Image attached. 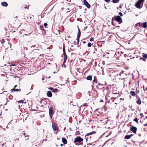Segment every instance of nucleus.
Here are the masks:
<instances>
[{
  "label": "nucleus",
  "mask_w": 147,
  "mask_h": 147,
  "mask_svg": "<svg viewBox=\"0 0 147 147\" xmlns=\"http://www.w3.org/2000/svg\"><path fill=\"white\" fill-rule=\"evenodd\" d=\"M83 138H81L80 136L76 137L75 139L74 143L76 145H82L83 144Z\"/></svg>",
  "instance_id": "nucleus-1"
},
{
  "label": "nucleus",
  "mask_w": 147,
  "mask_h": 147,
  "mask_svg": "<svg viewBox=\"0 0 147 147\" xmlns=\"http://www.w3.org/2000/svg\"><path fill=\"white\" fill-rule=\"evenodd\" d=\"M144 1V0H138L135 4V6L138 8H141L143 6Z\"/></svg>",
  "instance_id": "nucleus-2"
},
{
  "label": "nucleus",
  "mask_w": 147,
  "mask_h": 147,
  "mask_svg": "<svg viewBox=\"0 0 147 147\" xmlns=\"http://www.w3.org/2000/svg\"><path fill=\"white\" fill-rule=\"evenodd\" d=\"M142 26V27L144 28H146L147 27V22H144L143 23H138L135 26L136 27L137 26Z\"/></svg>",
  "instance_id": "nucleus-3"
},
{
  "label": "nucleus",
  "mask_w": 147,
  "mask_h": 147,
  "mask_svg": "<svg viewBox=\"0 0 147 147\" xmlns=\"http://www.w3.org/2000/svg\"><path fill=\"white\" fill-rule=\"evenodd\" d=\"M137 130V128L136 127L132 126L130 127V130L134 133H136Z\"/></svg>",
  "instance_id": "nucleus-4"
},
{
  "label": "nucleus",
  "mask_w": 147,
  "mask_h": 147,
  "mask_svg": "<svg viewBox=\"0 0 147 147\" xmlns=\"http://www.w3.org/2000/svg\"><path fill=\"white\" fill-rule=\"evenodd\" d=\"M84 4L88 8H90V5L86 0H84L83 1Z\"/></svg>",
  "instance_id": "nucleus-5"
},
{
  "label": "nucleus",
  "mask_w": 147,
  "mask_h": 147,
  "mask_svg": "<svg viewBox=\"0 0 147 147\" xmlns=\"http://www.w3.org/2000/svg\"><path fill=\"white\" fill-rule=\"evenodd\" d=\"M49 89L51 90L52 92L54 93L58 92L59 90L57 88L54 89L52 87H50L49 88Z\"/></svg>",
  "instance_id": "nucleus-6"
},
{
  "label": "nucleus",
  "mask_w": 147,
  "mask_h": 147,
  "mask_svg": "<svg viewBox=\"0 0 147 147\" xmlns=\"http://www.w3.org/2000/svg\"><path fill=\"white\" fill-rule=\"evenodd\" d=\"M49 108V115L53 114V107H51Z\"/></svg>",
  "instance_id": "nucleus-7"
},
{
  "label": "nucleus",
  "mask_w": 147,
  "mask_h": 147,
  "mask_svg": "<svg viewBox=\"0 0 147 147\" xmlns=\"http://www.w3.org/2000/svg\"><path fill=\"white\" fill-rule=\"evenodd\" d=\"M112 23L113 26H115L116 24H118L116 20H112Z\"/></svg>",
  "instance_id": "nucleus-8"
},
{
  "label": "nucleus",
  "mask_w": 147,
  "mask_h": 147,
  "mask_svg": "<svg viewBox=\"0 0 147 147\" xmlns=\"http://www.w3.org/2000/svg\"><path fill=\"white\" fill-rule=\"evenodd\" d=\"M47 96L49 97H51L52 96V94L50 91H49L47 93Z\"/></svg>",
  "instance_id": "nucleus-9"
},
{
  "label": "nucleus",
  "mask_w": 147,
  "mask_h": 147,
  "mask_svg": "<svg viewBox=\"0 0 147 147\" xmlns=\"http://www.w3.org/2000/svg\"><path fill=\"white\" fill-rule=\"evenodd\" d=\"M112 20H116L118 24H120L122 22V19H112Z\"/></svg>",
  "instance_id": "nucleus-10"
},
{
  "label": "nucleus",
  "mask_w": 147,
  "mask_h": 147,
  "mask_svg": "<svg viewBox=\"0 0 147 147\" xmlns=\"http://www.w3.org/2000/svg\"><path fill=\"white\" fill-rule=\"evenodd\" d=\"M1 4L2 6L5 7H7L8 5L7 3L5 1L2 2L1 3Z\"/></svg>",
  "instance_id": "nucleus-11"
},
{
  "label": "nucleus",
  "mask_w": 147,
  "mask_h": 147,
  "mask_svg": "<svg viewBox=\"0 0 147 147\" xmlns=\"http://www.w3.org/2000/svg\"><path fill=\"white\" fill-rule=\"evenodd\" d=\"M62 142L64 144H66L67 143V140L65 138L63 137L62 139Z\"/></svg>",
  "instance_id": "nucleus-12"
},
{
  "label": "nucleus",
  "mask_w": 147,
  "mask_h": 147,
  "mask_svg": "<svg viewBox=\"0 0 147 147\" xmlns=\"http://www.w3.org/2000/svg\"><path fill=\"white\" fill-rule=\"evenodd\" d=\"M52 127L54 131H56L57 129L56 125L55 124L52 125Z\"/></svg>",
  "instance_id": "nucleus-13"
},
{
  "label": "nucleus",
  "mask_w": 147,
  "mask_h": 147,
  "mask_svg": "<svg viewBox=\"0 0 147 147\" xmlns=\"http://www.w3.org/2000/svg\"><path fill=\"white\" fill-rule=\"evenodd\" d=\"M78 35H77V37L78 38H79L80 36V35H81V32H80V29L78 27Z\"/></svg>",
  "instance_id": "nucleus-14"
},
{
  "label": "nucleus",
  "mask_w": 147,
  "mask_h": 147,
  "mask_svg": "<svg viewBox=\"0 0 147 147\" xmlns=\"http://www.w3.org/2000/svg\"><path fill=\"white\" fill-rule=\"evenodd\" d=\"M124 75H127V73H126V72L125 71H122V72L121 73L119 74L120 76H121V75H122V76H123Z\"/></svg>",
  "instance_id": "nucleus-15"
},
{
  "label": "nucleus",
  "mask_w": 147,
  "mask_h": 147,
  "mask_svg": "<svg viewBox=\"0 0 147 147\" xmlns=\"http://www.w3.org/2000/svg\"><path fill=\"white\" fill-rule=\"evenodd\" d=\"M96 133V132L94 131H93L92 132L88 133L87 134L86 136H88L89 135H92Z\"/></svg>",
  "instance_id": "nucleus-16"
},
{
  "label": "nucleus",
  "mask_w": 147,
  "mask_h": 147,
  "mask_svg": "<svg viewBox=\"0 0 147 147\" xmlns=\"http://www.w3.org/2000/svg\"><path fill=\"white\" fill-rule=\"evenodd\" d=\"M11 90L12 91H14V92H17L18 91H21V89H15V88H13L12 89H11Z\"/></svg>",
  "instance_id": "nucleus-17"
},
{
  "label": "nucleus",
  "mask_w": 147,
  "mask_h": 147,
  "mask_svg": "<svg viewBox=\"0 0 147 147\" xmlns=\"http://www.w3.org/2000/svg\"><path fill=\"white\" fill-rule=\"evenodd\" d=\"M86 79L89 80H92V77L91 76H88L86 78Z\"/></svg>",
  "instance_id": "nucleus-18"
},
{
  "label": "nucleus",
  "mask_w": 147,
  "mask_h": 147,
  "mask_svg": "<svg viewBox=\"0 0 147 147\" xmlns=\"http://www.w3.org/2000/svg\"><path fill=\"white\" fill-rule=\"evenodd\" d=\"M112 18H121L120 16H119L115 15L113 17H112Z\"/></svg>",
  "instance_id": "nucleus-19"
},
{
  "label": "nucleus",
  "mask_w": 147,
  "mask_h": 147,
  "mask_svg": "<svg viewBox=\"0 0 147 147\" xmlns=\"http://www.w3.org/2000/svg\"><path fill=\"white\" fill-rule=\"evenodd\" d=\"M119 1V0H113L112 2L114 3H118Z\"/></svg>",
  "instance_id": "nucleus-20"
},
{
  "label": "nucleus",
  "mask_w": 147,
  "mask_h": 147,
  "mask_svg": "<svg viewBox=\"0 0 147 147\" xmlns=\"http://www.w3.org/2000/svg\"><path fill=\"white\" fill-rule=\"evenodd\" d=\"M67 55H65V56H64V61H63V63H65V62H66V61L67 60Z\"/></svg>",
  "instance_id": "nucleus-21"
},
{
  "label": "nucleus",
  "mask_w": 147,
  "mask_h": 147,
  "mask_svg": "<svg viewBox=\"0 0 147 147\" xmlns=\"http://www.w3.org/2000/svg\"><path fill=\"white\" fill-rule=\"evenodd\" d=\"M130 93L132 96H135L136 95V94L133 91H131L130 92Z\"/></svg>",
  "instance_id": "nucleus-22"
},
{
  "label": "nucleus",
  "mask_w": 147,
  "mask_h": 147,
  "mask_svg": "<svg viewBox=\"0 0 147 147\" xmlns=\"http://www.w3.org/2000/svg\"><path fill=\"white\" fill-rule=\"evenodd\" d=\"M137 102L139 105H140L141 104V100L140 98L138 99Z\"/></svg>",
  "instance_id": "nucleus-23"
},
{
  "label": "nucleus",
  "mask_w": 147,
  "mask_h": 147,
  "mask_svg": "<svg viewBox=\"0 0 147 147\" xmlns=\"http://www.w3.org/2000/svg\"><path fill=\"white\" fill-rule=\"evenodd\" d=\"M115 98H114V97L112 98H111V99L109 100V102H110L111 101H112V102H113L114 99H115Z\"/></svg>",
  "instance_id": "nucleus-24"
},
{
  "label": "nucleus",
  "mask_w": 147,
  "mask_h": 147,
  "mask_svg": "<svg viewBox=\"0 0 147 147\" xmlns=\"http://www.w3.org/2000/svg\"><path fill=\"white\" fill-rule=\"evenodd\" d=\"M134 121H135L137 123H138V119L137 118H135L134 119Z\"/></svg>",
  "instance_id": "nucleus-25"
},
{
  "label": "nucleus",
  "mask_w": 147,
  "mask_h": 147,
  "mask_svg": "<svg viewBox=\"0 0 147 147\" xmlns=\"http://www.w3.org/2000/svg\"><path fill=\"white\" fill-rule=\"evenodd\" d=\"M143 57L146 59L147 58V54H144L143 55Z\"/></svg>",
  "instance_id": "nucleus-26"
},
{
  "label": "nucleus",
  "mask_w": 147,
  "mask_h": 147,
  "mask_svg": "<svg viewBox=\"0 0 147 147\" xmlns=\"http://www.w3.org/2000/svg\"><path fill=\"white\" fill-rule=\"evenodd\" d=\"M92 45V44L91 43H88V47H90Z\"/></svg>",
  "instance_id": "nucleus-27"
},
{
  "label": "nucleus",
  "mask_w": 147,
  "mask_h": 147,
  "mask_svg": "<svg viewBox=\"0 0 147 147\" xmlns=\"http://www.w3.org/2000/svg\"><path fill=\"white\" fill-rule=\"evenodd\" d=\"M124 138L126 139H129V135H126L125 137Z\"/></svg>",
  "instance_id": "nucleus-28"
},
{
  "label": "nucleus",
  "mask_w": 147,
  "mask_h": 147,
  "mask_svg": "<svg viewBox=\"0 0 147 147\" xmlns=\"http://www.w3.org/2000/svg\"><path fill=\"white\" fill-rule=\"evenodd\" d=\"M126 81H124V86L126 85V86H127V84H126Z\"/></svg>",
  "instance_id": "nucleus-29"
},
{
  "label": "nucleus",
  "mask_w": 147,
  "mask_h": 147,
  "mask_svg": "<svg viewBox=\"0 0 147 147\" xmlns=\"http://www.w3.org/2000/svg\"><path fill=\"white\" fill-rule=\"evenodd\" d=\"M42 32L43 34H45L46 33V31L44 30V29H43V30L42 31Z\"/></svg>",
  "instance_id": "nucleus-30"
},
{
  "label": "nucleus",
  "mask_w": 147,
  "mask_h": 147,
  "mask_svg": "<svg viewBox=\"0 0 147 147\" xmlns=\"http://www.w3.org/2000/svg\"><path fill=\"white\" fill-rule=\"evenodd\" d=\"M119 15H120V16H123V14L121 12H119Z\"/></svg>",
  "instance_id": "nucleus-31"
},
{
  "label": "nucleus",
  "mask_w": 147,
  "mask_h": 147,
  "mask_svg": "<svg viewBox=\"0 0 147 147\" xmlns=\"http://www.w3.org/2000/svg\"><path fill=\"white\" fill-rule=\"evenodd\" d=\"M19 102H20V103H24V100H20V101H19Z\"/></svg>",
  "instance_id": "nucleus-32"
},
{
  "label": "nucleus",
  "mask_w": 147,
  "mask_h": 147,
  "mask_svg": "<svg viewBox=\"0 0 147 147\" xmlns=\"http://www.w3.org/2000/svg\"><path fill=\"white\" fill-rule=\"evenodd\" d=\"M77 41H78V44H79V38H78L77 37Z\"/></svg>",
  "instance_id": "nucleus-33"
},
{
  "label": "nucleus",
  "mask_w": 147,
  "mask_h": 147,
  "mask_svg": "<svg viewBox=\"0 0 147 147\" xmlns=\"http://www.w3.org/2000/svg\"><path fill=\"white\" fill-rule=\"evenodd\" d=\"M4 39H3L2 40L0 41V42H1V43H2V44L4 42Z\"/></svg>",
  "instance_id": "nucleus-34"
},
{
  "label": "nucleus",
  "mask_w": 147,
  "mask_h": 147,
  "mask_svg": "<svg viewBox=\"0 0 147 147\" xmlns=\"http://www.w3.org/2000/svg\"><path fill=\"white\" fill-rule=\"evenodd\" d=\"M105 1L107 3H109L110 1V0H105Z\"/></svg>",
  "instance_id": "nucleus-35"
},
{
  "label": "nucleus",
  "mask_w": 147,
  "mask_h": 147,
  "mask_svg": "<svg viewBox=\"0 0 147 147\" xmlns=\"http://www.w3.org/2000/svg\"><path fill=\"white\" fill-rule=\"evenodd\" d=\"M6 103L5 104H4V105H6L7 104V101H8V99H7V98H6Z\"/></svg>",
  "instance_id": "nucleus-36"
},
{
  "label": "nucleus",
  "mask_w": 147,
  "mask_h": 147,
  "mask_svg": "<svg viewBox=\"0 0 147 147\" xmlns=\"http://www.w3.org/2000/svg\"><path fill=\"white\" fill-rule=\"evenodd\" d=\"M93 38L92 37L90 38V41L92 42L93 41Z\"/></svg>",
  "instance_id": "nucleus-37"
},
{
  "label": "nucleus",
  "mask_w": 147,
  "mask_h": 147,
  "mask_svg": "<svg viewBox=\"0 0 147 147\" xmlns=\"http://www.w3.org/2000/svg\"><path fill=\"white\" fill-rule=\"evenodd\" d=\"M44 25L45 26H47V23H44Z\"/></svg>",
  "instance_id": "nucleus-38"
},
{
  "label": "nucleus",
  "mask_w": 147,
  "mask_h": 147,
  "mask_svg": "<svg viewBox=\"0 0 147 147\" xmlns=\"http://www.w3.org/2000/svg\"><path fill=\"white\" fill-rule=\"evenodd\" d=\"M93 82H95L96 83H97V82H96V79H94V80L93 81Z\"/></svg>",
  "instance_id": "nucleus-39"
},
{
  "label": "nucleus",
  "mask_w": 147,
  "mask_h": 147,
  "mask_svg": "<svg viewBox=\"0 0 147 147\" xmlns=\"http://www.w3.org/2000/svg\"><path fill=\"white\" fill-rule=\"evenodd\" d=\"M124 56L126 58L127 57V55L126 54H124Z\"/></svg>",
  "instance_id": "nucleus-40"
},
{
  "label": "nucleus",
  "mask_w": 147,
  "mask_h": 147,
  "mask_svg": "<svg viewBox=\"0 0 147 147\" xmlns=\"http://www.w3.org/2000/svg\"><path fill=\"white\" fill-rule=\"evenodd\" d=\"M11 65L12 66H16L15 64H13V63H11Z\"/></svg>",
  "instance_id": "nucleus-41"
},
{
  "label": "nucleus",
  "mask_w": 147,
  "mask_h": 147,
  "mask_svg": "<svg viewBox=\"0 0 147 147\" xmlns=\"http://www.w3.org/2000/svg\"><path fill=\"white\" fill-rule=\"evenodd\" d=\"M43 28V26H40V29H42V28Z\"/></svg>",
  "instance_id": "nucleus-42"
},
{
  "label": "nucleus",
  "mask_w": 147,
  "mask_h": 147,
  "mask_svg": "<svg viewBox=\"0 0 147 147\" xmlns=\"http://www.w3.org/2000/svg\"><path fill=\"white\" fill-rule=\"evenodd\" d=\"M63 54H64V56H65V55H66V54H65V51H63Z\"/></svg>",
  "instance_id": "nucleus-43"
},
{
  "label": "nucleus",
  "mask_w": 147,
  "mask_h": 147,
  "mask_svg": "<svg viewBox=\"0 0 147 147\" xmlns=\"http://www.w3.org/2000/svg\"><path fill=\"white\" fill-rule=\"evenodd\" d=\"M25 9H26V8H27V9H28V8H29V7H28V6H26V7H25Z\"/></svg>",
  "instance_id": "nucleus-44"
},
{
  "label": "nucleus",
  "mask_w": 147,
  "mask_h": 147,
  "mask_svg": "<svg viewBox=\"0 0 147 147\" xmlns=\"http://www.w3.org/2000/svg\"><path fill=\"white\" fill-rule=\"evenodd\" d=\"M132 136H133L132 134H131V135H129V138H130Z\"/></svg>",
  "instance_id": "nucleus-45"
},
{
  "label": "nucleus",
  "mask_w": 147,
  "mask_h": 147,
  "mask_svg": "<svg viewBox=\"0 0 147 147\" xmlns=\"http://www.w3.org/2000/svg\"><path fill=\"white\" fill-rule=\"evenodd\" d=\"M73 47H74V46H73V45H72V46H71V48H70V49H71V50H73L72 49V48H73Z\"/></svg>",
  "instance_id": "nucleus-46"
},
{
  "label": "nucleus",
  "mask_w": 147,
  "mask_h": 147,
  "mask_svg": "<svg viewBox=\"0 0 147 147\" xmlns=\"http://www.w3.org/2000/svg\"><path fill=\"white\" fill-rule=\"evenodd\" d=\"M147 126V123H146V124H144V126Z\"/></svg>",
  "instance_id": "nucleus-47"
},
{
  "label": "nucleus",
  "mask_w": 147,
  "mask_h": 147,
  "mask_svg": "<svg viewBox=\"0 0 147 147\" xmlns=\"http://www.w3.org/2000/svg\"><path fill=\"white\" fill-rule=\"evenodd\" d=\"M87 105V104L86 103H84V106H86Z\"/></svg>",
  "instance_id": "nucleus-48"
},
{
  "label": "nucleus",
  "mask_w": 147,
  "mask_h": 147,
  "mask_svg": "<svg viewBox=\"0 0 147 147\" xmlns=\"http://www.w3.org/2000/svg\"><path fill=\"white\" fill-rule=\"evenodd\" d=\"M98 86H100V85L103 86V84H98Z\"/></svg>",
  "instance_id": "nucleus-49"
},
{
  "label": "nucleus",
  "mask_w": 147,
  "mask_h": 147,
  "mask_svg": "<svg viewBox=\"0 0 147 147\" xmlns=\"http://www.w3.org/2000/svg\"><path fill=\"white\" fill-rule=\"evenodd\" d=\"M63 51H65V48H64V46H63Z\"/></svg>",
  "instance_id": "nucleus-50"
},
{
  "label": "nucleus",
  "mask_w": 147,
  "mask_h": 147,
  "mask_svg": "<svg viewBox=\"0 0 147 147\" xmlns=\"http://www.w3.org/2000/svg\"><path fill=\"white\" fill-rule=\"evenodd\" d=\"M122 7V5H119V8H121Z\"/></svg>",
  "instance_id": "nucleus-51"
},
{
  "label": "nucleus",
  "mask_w": 147,
  "mask_h": 147,
  "mask_svg": "<svg viewBox=\"0 0 147 147\" xmlns=\"http://www.w3.org/2000/svg\"><path fill=\"white\" fill-rule=\"evenodd\" d=\"M71 19H69V21L71 22H72L73 21L72 20H71Z\"/></svg>",
  "instance_id": "nucleus-52"
},
{
  "label": "nucleus",
  "mask_w": 147,
  "mask_h": 147,
  "mask_svg": "<svg viewBox=\"0 0 147 147\" xmlns=\"http://www.w3.org/2000/svg\"><path fill=\"white\" fill-rule=\"evenodd\" d=\"M50 115V117L51 118H52V115Z\"/></svg>",
  "instance_id": "nucleus-53"
},
{
  "label": "nucleus",
  "mask_w": 147,
  "mask_h": 147,
  "mask_svg": "<svg viewBox=\"0 0 147 147\" xmlns=\"http://www.w3.org/2000/svg\"><path fill=\"white\" fill-rule=\"evenodd\" d=\"M28 139V138H26L25 139L26 140H27Z\"/></svg>",
  "instance_id": "nucleus-54"
},
{
  "label": "nucleus",
  "mask_w": 147,
  "mask_h": 147,
  "mask_svg": "<svg viewBox=\"0 0 147 147\" xmlns=\"http://www.w3.org/2000/svg\"><path fill=\"white\" fill-rule=\"evenodd\" d=\"M13 17H14L15 18H18L17 16H16L15 17L14 16Z\"/></svg>",
  "instance_id": "nucleus-55"
},
{
  "label": "nucleus",
  "mask_w": 147,
  "mask_h": 147,
  "mask_svg": "<svg viewBox=\"0 0 147 147\" xmlns=\"http://www.w3.org/2000/svg\"><path fill=\"white\" fill-rule=\"evenodd\" d=\"M24 136L25 137H28V135H25Z\"/></svg>",
  "instance_id": "nucleus-56"
},
{
  "label": "nucleus",
  "mask_w": 147,
  "mask_h": 147,
  "mask_svg": "<svg viewBox=\"0 0 147 147\" xmlns=\"http://www.w3.org/2000/svg\"><path fill=\"white\" fill-rule=\"evenodd\" d=\"M94 49L96 51H97V49H96V48H94Z\"/></svg>",
  "instance_id": "nucleus-57"
},
{
  "label": "nucleus",
  "mask_w": 147,
  "mask_h": 147,
  "mask_svg": "<svg viewBox=\"0 0 147 147\" xmlns=\"http://www.w3.org/2000/svg\"><path fill=\"white\" fill-rule=\"evenodd\" d=\"M65 129H66V127H65L64 128V129H63V130H64V131H65Z\"/></svg>",
  "instance_id": "nucleus-58"
},
{
  "label": "nucleus",
  "mask_w": 147,
  "mask_h": 147,
  "mask_svg": "<svg viewBox=\"0 0 147 147\" xmlns=\"http://www.w3.org/2000/svg\"><path fill=\"white\" fill-rule=\"evenodd\" d=\"M17 85H16L14 86V88H15L17 86Z\"/></svg>",
  "instance_id": "nucleus-59"
},
{
  "label": "nucleus",
  "mask_w": 147,
  "mask_h": 147,
  "mask_svg": "<svg viewBox=\"0 0 147 147\" xmlns=\"http://www.w3.org/2000/svg\"><path fill=\"white\" fill-rule=\"evenodd\" d=\"M42 80H44V79L43 78H42Z\"/></svg>",
  "instance_id": "nucleus-60"
},
{
  "label": "nucleus",
  "mask_w": 147,
  "mask_h": 147,
  "mask_svg": "<svg viewBox=\"0 0 147 147\" xmlns=\"http://www.w3.org/2000/svg\"><path fill=\"white\" fill-rule=\"evenodd\" d=\"M83 42L84 43H86V42L85 41H83Z\"/></svg>",
  "instance_id": "nucleus-61"
},
{
  "label": "nucleus",
  "mask_w": 147,
  "mask_h": 147,
  "mask_svg": "<svg viewBox=\"0 0 147 147\" xmlns=\"http://www.w3.org/2000/svg\"><path fill=\"white\" fill-rule=\"evenodd\" d=\"M25 134H26L25 133H23V135H24L25 136Z\"/></svg>",
  "instance_id": "nucleus-62"
},
{
  "label": "nucleus",
  "mask_w": 147,
  "mask_h": 147,
  "mask_svg": "<svg viewBox=\"0 0 147 147\" xmlns=\"http://www.w3.org/2000/svg\"><path fill=\"white\" fill-rule=\"evenodd\" d=\"M47 139H45V141H47Z\"/></svg>",
  "instance_id": "nucleus-63"
},
{
  "label": "nucleus",
  "mask_w": 147,
  "mask_h": 147,
  "mask_svg": "<svg viewBox=\"0 0 147 147\" xmlns=\"http://www.w3.org/2000/svg\"><path fill=\"white\" fill-rule=\"evenodd\" d=\"M96 77H95V76H94V79H96Z\"/></svg>",
  "instance_id": "nucleus-64"
}]
</instances>
